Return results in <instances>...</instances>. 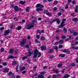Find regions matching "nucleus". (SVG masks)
Listing matches in <instances>:
<instances>
[{
  "label": "nucleus",
  "instance_id": "f257e3e1",
  "mask_svg": "<svg viewBox=\"0 0 78 78\" xmlns=\"http://www.w3.org/2000/svg\"><path fill=\"white\" fill-rule=\"evenodd\" d=\"M32 24H30L29 25H27V26L26 29L27 30H30L31 28H33L34 27L35 25L37 24V21H32Z\"/></svg>",
  "mask_w": 78,
  "mask_h": 78
},
{
  "label": "nucleus",
  "instance_id": "f03ea898",
  "mask_svg": "<svg viewBox=\"0 0 78 78\" xmlns=\"http://www.w3.org/2000/svg\"><path fill=\"white\" fill-rule=\"evenodd\" d=\"M34 53L33 57L34 58H37V55H39L38 56V58H40V57H41V53L39 52L37 49H35L34 51Z\"/></svg>",
  "mask_w": 78,
  "mask_h": 78
},
{
  "label": "nucleus",
  "instance_id": "7ed1b4c3",
  "mask_svg": "<svg viewBox=\"0 0 78 78\" xmlns=\"http://www.w3.org/2000/svg\"><path fill=\"white\" fill-rule=\"evenodd\" d=\"M64 21H66V19H62V22L61 23L60 25L59 26V28H62L66 25V24H64Z\"/></svg>",
  "mask_w": 78,
  "mask_h": 78
},
{
  "label": "nucleus",
  "instance_id": "20e7f679",
  "mask_svg": "<svg viewBox=\"0 0 78 78\" xmlns=\"http://www.w3.org/2000/svg\"><path fill=\"white\" fill-rule=\"evenodd\" d=\"M22 42H21L20 44L22 47L23 46H24V45H25V44L27 42V41H26V39H23Z\"/></svg>",
  "mask_w": 78,
  "mask_h": 78
},
{
  "label": "nucleus",
  "instance_id": "39448f33",
  "mask_svg": "<svg viewBox=\"0 0 78 78\" xmlns=\"http://www.w3.org/2000/svg\"><path fill=\"white\" fill-rule=\"evenodd\" d=\"M14 9L15 11H19L21 9V8H18V6L17 5L15 6Z\"/></svg>",
  "mask_w": 78,
  "mask_h": 78
},
{
  "label": "nucleus",
  "instance_id": "423d86ee",
  "mask_svg": "<svg viewBox=\"0 0 78 78\" xmlns=\"http://www.w3.org/2000/svg\"><path fill=\"white\" fill-rule=\"evenodd\" d=\"M62 51L64 53H66V54H70L71 52V51H69L67 50L66 49L63 50Z\"/></svg>",
  "mask_w": 78,
  "mask_h": 78
},
{
  "label": "nucleus",
  "instance_id": "0eeeda50",
  "mask_svg": "<svg viewBox=\"0 0 78 78\" xmlns=\"http://www.w3.org/2000/svg\"><path fill=\"white\" fill-rule=\"evenodd\" d=\"M57 22V23L59 24V18H56L55 19L53 20L52 21L51 23H53V22Z\"/></svg>",
  "mask_w": 78,
  "mask_h": 78
},
{
  "label": "nucleus",
  "instance_id": "6e6552de",
  "mask_svg": "<svg viewBox=\"0 0 78 78\" xmlns=\"http://www.w3.org/2000/svg\"><path fill=\"white\" fill-rule=\"evenodd\" d=\"M9 32H10V31L9 30H6L4 32V36H7V35H8V34H9Z\"/></svg>",
  "mask_w": 78,
  "mask_h": 78
},
{
  "label": "nucleus",
  "instance_id": "1a4fd4ad",
  "mask_svg": "<svg viewBox=\"0 0 78 78\" xmlns=\"http://www.w3.org/2000/svg\"><path fill=\"white\" fill-rule=\"evenodd\" d=\"M36 7L37 8H44V6L42 5V4H38L37 5H36Z\"/></svg>",
  "mask_w": 78,
  "mask_h": 78
},
{
  "label": "nucleus",
  "instance_id": "9d476101",
  "mask_svg": "<svg viewBox=\"0 0 78 78\" xmlns=\"http://www.w3.org/2000/svg\"><path fill=\"white\" fill-rule=\"evenodd\" d=\"M26 68L25 66H23L22 67V66H20V70H21V71H22V70H24Z\"/></svg>",
  "mask_w": 78,
  "mask_h": 78
},
{
  "label": "nucleus",
  "instance_id": "9b49d317",
  "mask_svg": "<svg viewBox=\"0 0 78 78\" xmlns=\"http://www.w3.org/2000/svg\"><path fill=\"white\" fill-rule=\"evenodd\" d=\"M12 58H17V57L10 55L8 57V59H12Z\"/></svg>",
  "mask_w": 78,
  "mask_h": 78
},
{
  "label": "nucleus",
  "instance_id": "f8f14e48",
  "mask_svg": "<svg viewBox=\"0 0 78 78\" xmlns=\"http://www.w3.org/2000/svg\"><path fill=\"white\" fill-rule=\"evenodd\" d=\"M63 32L64 34H66L67 33V29L65 27H63Z\"/></svg>",
  "mask_w": 78,
  "mask_h": 78
},
{
  "label": "nucleus",
  "instance_id": "ddd939ff",
  "mask_svg": "<svg viewBox=\"0 0 78 78\" xmlns=\"http://www.w3.org/2000/svg\"><path fill=\"white\" fill-rule=\"evenodd\" d=\"M46 50V47L45 46H42L41 48V51H44V50Z\"/></svg>",
  "mask_w": 78,
  "mask_h": 78
},
{
  "label": "nucleus",
  "instance_id": "4468645a",
  "mask_svg": "<svg viewBox=\"0 0 78 78\" xmlns=\"http://www.w3.org/2000/svg\"><path fill=\"white\" fill-rule=\"evenodd\" d=\"M70 49H73V50H78V47H75L74 46H73L70 48Z\"/></svg>",
  "mask_w": 78,
  "mask_h": 78
},
{
  "label": "nucleus",
  "instance_id": "2eb2a0df",
  "mask_svg": "<svg viewBox=\"0 0 78 78\" xmlns=\"http://www.w3.org/2000/svg\"><path fill=\"white\" fill-rule=\"evenodd\" d=\"M7 74L9 76L14 75V73H13L11 71L9 72L8 73H7Z\"/></svg>",
  "mask_w": 78,
  "mask_h": 78
},
{
  "label": "nucleus",
  "instance_id": "dca6fc26",
  "mask_svg": "<svg viewBox=\"0 0 78 78\" xmlns=\"http://www.w3.org/2000/svg\"><path fill=\"white\" fill-rule=\"evenodd\" d=\"M37 11L38 12L39 11H43V9L42 8H38L36 9Z\"/></svg>",
  "mask_w": 78,
  "mask_h": 78
},
{
  "label": "nucleus",
  "instance_id": "f3484780",
  "mask_svg": "<svg viewBox=\"0 0 78 78\" xmlns=\"http://www.w3.org/2000/svg\"><path fill=\"white\" fill-rule=\"evenodd\" d=\"M70 76L69 74H66L63 77L64 78H68L69 77H70Z\"/></svg>",
  "mask_w": 78,
  "mask_h": 78
},
{
  "label": "nucleus",
  "instance_id": "a211bd4d",
  "mask_svg": "<svg viewBox=\"0 0 78 78\" xmlns=\"http://www.w3.org/2000/svg\"><path fill=\"white\" fill-rule=\"evenodd\" d=\"M9 69L8 68H5L4 69V72H5V73H8V72H9Z\"/></svg>",
  "mask_w": 78,
  "mask_h": 78
},
{
  "label": "nucleus",
  "instance_id": "6ab92c4d",
  "mask_svg": "<svg viewBox=\"0 0 78 78\" xmlns=\"http://www.w3.org/2000/svg\"><path fill=\"white\" fill-rule=\"evenodd\" d=\"M54 71L56 74H57V73H58L59 72V70L57 69H55L54 70Z\"/></svg>",
  "mask_w": 78,
  "mask_h": 78
},
{
  "label": "nucleus",
  "instance_id": "aec40b11",
  "mask_svg": "<svg viewBox=\"0 0 78 78\" xmlns=\"http://www.w3.org/2000/svg\"><path fill=\"white\" fill-rule=\"evenodd\" d=\"M53 48L54 49H55V50H56L57 51L56 53H57V52H58V50H58V46H53Z\"/></svg>",
  "mask_w": 78,
  "mask_h": 78
},
{
  "label": "nucleus",
  "instance_id": "412c9836",
  "mask_svg": "<svg viewBox=\"0 0 78 78\" xmlns=\"http://www.w3.org/2000/svg\"><path fill=\"white\" fill-rule=\"evenodd\" d=\"M46 14L49 17H51V13L50 12H48L46 13Z\"/></svg>",
  "mask_w": 78,
  "mask_h": 78
},
{
  "label": "nucleus",
  "instance_id": "4be33fe9",
  "mask_svg": "<svg viewBox=\"0 0 78 78\" xmlns=\"http://www.w3.org/2000/svg\"><path fill=\"white\" fill-rule=\"evenodd\" d=\"M38 78H44V76L41 75H39L38 76Z\"/></svg>",
  "mask_w": 78,
  "mask_h": 78
},
{
  "label": "nucleus",
  "instance_id": "5701e85b",
  "mask_svg": "<svg viewBox=\"0 0 78 78\" xmlns=\"http://www.w3.org/2000/svg\"><path fill=\"white\" fill-rule=\"evenodd\" d=\"M78 34V33L76 32H74L73 33V35L74 36H77Z\"/></svg>",
  "mask_w": 78,
  "mask_h": 78
},
{
  "label": "nucleus",
  "instance_id": "b1692460",
  "mask_svg": "<svg viewBox=\"0 0 78 78\" xmlns=\"http://www.w3.org/2000/svg\"><path fill=\"white\" fill-rule=\"evenodd\" d=\"M63 42H64L63 40H61L59 41V44H62Z\"/></svg>",
  "mask_w": 78,
  "mask_h": 78
},
{
  "label": "nucleus",
  "instance_id": "393cba45",
  "mask_svg": "<svg viewBox=\"0 0 78 78\" xmlns=\"http://www.w3.org/2000/svg\"><path fill=\"white\" fill-rule=\"evenodd\" d=\"M53 51V49H51L49 50V51H48L49 53H52Z\"/></svg>",
  "mask_w": 78,
  "mask_h": 78
},
{
  "label": "nucleus",
  "instance_id": "a878e982",
  "mask_svg": "<svg viewBox=\"0 0 78 78\" xmlns=\"http://www.w3.org/2000/svg\"><path fill=\"white\" fill-rule=\"evenodd\" d=\"M26 11V12H29V11H30V7H27Z\"/></svg>",
  "mask_w": 78,
  "mask_h": 78
},
{
  "label": "nucleus",
  "instance_id": "bb28decb",
  "mask_svg": "<svg viewBox=\"0 0 78 78\" xmlns=\"http://www.w3.org/2000/svg\"><path fill=\"white\" fill-rule=\"evenodd\" d=\"M60 63L59 64V67L61 68L62 67V64L61 63V62H60Z\"/></svg>",
  "mask_w": 78,
  "mask_h": 78
},
{
  "label": "nucleus",
  "instance_id": "cd10ccee",
  "mask_svg": "<svg viewBox=\"0 0 78 78\" xmlns=\"http://www.w3.org/2000/svg\"><path fill=\"white\" fill-rule=\"evenodd\" d=\"M26 3V2L25 1H20V2H19V3L20 4H22L23 5V4H24V3Z\"/></svg>",
  "mask_w": 78,
  "mask_h": 78
},
{
  "label": "nucleus",
  "instance_id": "c85d7f7f",
  "mask_svg": "<svg viewBox=\"0 0 78 78\" xmlns=\"http://www.w3.org/2000/svg\"><path fill=\"white\" fill-rule=\"evenodd\" d=\"M12 65H16L17 64V62H16V61H12Z\"/></svg>",
  "mask_w": 78,
  "mask_h": 78
},
{
  "label": "nucleus",
  "instance_id": "c756f323",
  "mask_svg": "<svg viewBox=\"0 0 78 78\" xmlns=\"http://www.w3.org/2000/svg\"><path fill=\"white\" fill-rule=\"evenodd\" d=\"M59 57L61 56V57H62V58H64L65 57V55L64 54H61L59 55Z\"/></svg>",
  "mask_w": 78,
  "mask_h": 78
},
{
  "label": "nucleus",
  "instance_id": "7c9ffc66",
  "mask_svg": "<svg viewBox=\"0 0 78 78\" xmlns=\"http://www.w3.org/2000/svg\"><path fill=\"white\" fill-rule=\"evenodd\" d=\"M59 11L60 12H64L65 10L63 9H59Z\"/></svg>",
  "mask_w": 78,
  "mask_h": 78
},
{
  "label": "nucleus",
  "instance_id": "2f4dec72",
  "mask_svg": "<svg viewBox=\"0 0 78 78\" xmlns=\"http://www.w3.org/2000/svg\"><path fill=\"white\" fill-rule=\"evenodd\" d=\"M73 21L74 22H76V21H78V19L77 18H74Z\"/></svg>",
  "mask_w": 78,
  "mask_h": 78
},
{
  "label": "nucleus",
  "instance_id": "473e14b6",
  "mask_svg": "<svg viewBox=\"0 0 78 78\" xmlns=\"http://www.w3.org/2000/svg\"><path fill=\"white\" fill-rule=\"evenodd\" d=\"M32 54V53L31 52H29L28 53V55L29 56H31Z\"/></svg>",
  "mask_w": 78,
  "mask_h": 78
},
{
  "label": "nucleus",
  "instance_id": "72a5a7b5",
  "mask_svg": "<svg viewBox=\"0 0 78 78\" xmlns=\"http://www.w3.org/2000/svg\"><path fill=\"white\" fill-rule=\"evenodd\" d=\"M13 51H14L13 49L10 50L9 51V53H13Z\"/></svg>",
  "mask_w": 78,
  "mask_h": 78
},
{
  "label": "nucleus",
  "instance_id": "f704fd0d",
  "mask_svg": "<svg viewBox=\"0 0 78 78\" xmlns=\"http://www.w3.org/2000/svg\"><path fill=\"white\" fill-rule=\"evenodd\" d=\"M27 57H28V56L23 57L22 58V60H25V59H26L27 58Z\"/></svg>",
  "mask_w": 78,
  "mask_h": 78
},
{
  "label": "nucleus",
  "instance_id": "c9c22d12",
  "mask_svg": "<svg viewBox=\"0 0 78 78\" xmlns=\"http://www.w3.org/2000/svg\"><path fill=\"white\" fill-rule=\"evenodd\" d=\"M37 68V66H35L33 67V70L34 71H36V68Z\"/></svg>",
  "mask_w": 78,
  "mask_h": 78
},
{
  "label": "nucleus",
  "instance_id": "e433bc0d",
  "mask_svg": "<svg viewBox=\"0 0 78 78\" xmlns=\"http://www.w3.org/2000/svg\"><path fill=\"white\" fill-rule=\"evenodd\" d=\"M73 37H72V35H70L69 36V40H71L73 39Z\"/></svg>",
  "mask_w": 78,
  "mask_h": 78
},
{
  "label": "nucleus",
  "instance_id": "4c0bfd02",
  "mask_svg": "<svg viewBox=\"0 0 78 78\" xmlns=\"http://www.w3.org/2000/svg\"><path fill=\"white\" fill-rule=\"evenodd\" d=\"M45 72H41L40 73L41 75H45Z\"/></svg>",
  "mask_w": 78,
  "mask_h": 78
},
{
  "label": "nucleus",
  "instance_id": "58836bf2",
  "mask_svg": "<svg viewBox=\"0 0 78 78\" xmlns=\"http://www.w3.org/2000/svg\"><path fill=\"white\" fill-rule=\"evenodd\" d=\"M37 76V73H36L34 75L32 76V78H34V76Z\"/></svg>",
  "mask_w": 78,
  "mask_h": 78
},
{
  "label": "nucleus",
  "instance_id": "ea45409f",
  "mask_svg": "<svg viewBox=\"0 0 78 78\" xmlns=\"http://www.w3.org/2000/svg\"><path fill=\"white\" fill-rule=\"evenodd\" d=\"M61 38H62L63 39H66V36H63L61 37Z\"/></svg>",
  "mask_w": 78,
  "mask_h": 78
},
{
  "label": "nucleus",
  "instance_id": "a19ab883",
  "mask_svg": "<svg viewBox=\"0 0 78 78\" xmlns=\"http://www.w3.org/2000/svg\"><path fill=\"white\" fill-rule=\"evenodd\" d=\"M22 28V27L21 26H19L18 27L17 29L18 30H20V29H21Z\"/></svg>",
  "mask_w": 78,
  "mask_h": 78
},
{
  "label": "nucleus",
  "instance_id": "79ce46f5",
  "mask_svg": "<svg viewBox=\"0 0 78 78\" xmlns=\"http://www.w3.org/2000/svg\"><path fill=\"white\" fill-rule=\"evenodd\" d=\"M47 12H48V10H45L43 12V13H44V14H45V13H47Z\"/></svg>",
  "mask_w": 78,
  "mask_h": 78
},
{
  "label": "nucleus",
  "instance_id": "37998d69",
  "mask_svg": "<svg viewBox=\"0 0 78 78\" xmlns=\"http://www.w3.org/2000/svg\"><path fill=\"white\" fill-rule=\"evenodd\" d=\"M4 51V48H2L1 49V52L2 53Z\"/></svg>",
  "mask_w": 78,
  "mask_h": 78
},
{
  "label": "nucleus",
  "instance_id": "c03bdc74",
  "mask_svg": "<svg viewBox=\"0 0 78 78\" xmlns=\"http://www.w3.org/2000/svg\"><path fill=\"white\" fill-rule=\"evenodd\" d=\"M35 41L36 43H40V42H39V41H38V40L37 39H36L35 40Z\"/></svg>",
  "mask_w": 78,
  "mask_h": 78
},
{
  "label": "nucleus",
  "instance_id": "a18cd8bd",
  "mask_svg": "<svg viewBox=\"0 0 78 78\" xmlns=\"http://www.w3.org/2000/svg\"><path fill=\"white\" fill-rule=\"evenodd\" d=\"M41 41H45V37H41Z\"/></svg>",
  "mask_w": 78,
  "mask_h": 78
},
{
  "label": "nucleus",
  "instance_id": "49530a36",
  "mask_svg": "<svg viewBox=\"0 0 78 78\" xmlns=\"http://www.w3.org/2000/svg\"><path fill=\"white\" fill-rule=\"evenodd\" d=\"M59 48H62L63 47V46L62 45H59Z\"/></svg>",
  "mask_w": 78,
  "mask_h": 78
},
{
  "label": "nucleus",
  "instance_id": "de8ad7c7",
  "mask_svg": "<svg viewBox=\"0 0 78 78\" xmlns=\"http://www.w3.org/2000/svg\"><path fill=\"white\" fill-rule=\"evenodd\" d=\"M2 64H3V65H4V66H5L7 65V64L6 63V62H2Z\"/></svg>",
  "mask_w": 78,
  "mask_h": 78
},
{
  "label": "nucleus",
  "instance_id": "09e8293b",
  "mask_svg": "<svg viewBox=\"0 0 78 78\" xmlns=\"http://www.w3.org/2000/svg\"><path fill=\"white\" fill-rule=\"evenodd\" d=\"M71 66H76V65L73 63H72L71 64Z\"/></svg>",
  "mask_w": 78,
  "mask_h": 78
},
{
  "label": "nucleus",
  "instance_id": "8fccbe9b",
  "mask_svg": "<svg viewBox=\"0 0 78 78\" xmlns=\"http://www.w3.org/2000/svg\"><path fill=\"white\" fill-rule=\"evenodd\" d=\"M71 29H72L70 28L69 29V30L70 33H73V30H71Z\"/></svg>",
  "mask_w": 78,
  "mask_h": 78
},
{
  "label": "nucleus",
  "instance_id": "3c124183",
  "mask_svg": "<svg viewBox=\"0 0 78 78\" xmlns=\"http://www.w3.org/2000/svg\"><path fill=\"white\" fill-rule=\"evenodd\" d=\"M76 1L73 0L72 2V3L73 4H75L76 3Z\"/></svg>",
  "mask_w": 78,
  "mask_h": 78
},
{
  "label": "nucleus",
  "instance_id": "603ef678",
  "mask_svg": "<svg viewBox=\"0 0 78 78\" xmlns=\"http://www.w3.org/2000/svg\"><path fill=\"white\" fill-rule=\"evenodd\" d=\"M68 8H69V7H68V4H67L66 5V6L65 7V9H68Z\"/></svg>",
  "mask_w": 78,
  "mask_h": 78
},
{
  "label": "nucleus",
  "instance_id": "864d4df0",
  "mask_svg": "<svg viewBox=\"0 0 78 78\" xmlns=\"http://www.w3.org/2000/svg\"><path fill=\"white\" fill-rule=\"evenodd\" d=\"M58 75V74L57 75L54 74L53 75V76L54 77V78H56L57 77Z\"/></svg>",
  "mask_w": 78,
  "mask_h": 78
},
{
  "label": "nucleus",
  "instance_id": "5fc2aeb1",
  "mask_svg": "<svg viewBox=\"0 0 78 78\" xmlns=\"http://www.w3.org/2000/svg\"><path fill=\"white\" fill-rule=\"evenodd\" d=\"M13 27V24H11L9 26V27L10 28H12V27Z\"/></svg>",
  "mask_w": 78,
  "mask_h": 78
},
{
  "label": "nucleus",
  "instance_id": "6e6d98bb",
  "mask_svg": "<svg viewBox=\"0 0 78 78\" xmlns=\"http://www.w3.org/2000/svg\"><path fill=\"white\" fill-rule=\"evenodd\" d=\"M65 70H66L65 69H63L62 71V73H64L65 72Z\"/></svg>",
  "mask_w": 78,
  "mask_h": 78
},
{
  "label": "nucleus",
  "instance_id": "4d7b16f0",
  "mask_svg": "<svg viewBox=\"0 0 78 78\" xmlns=\"http://www.w3.org/2000/svg\"><path fill=\"white\" fill-rule=\"evenodd\" d=\"M59 44V41L57 42L56 43H55V45H58V44Z\"/></svg>",
  "mask_w": 78,
  "mask_h": 78
},
{
  "label": "nucleus",
  "instance_id": "13d9d810",
  "mask_svg": "<svg viewBox=\"0 0 78 78\" xmlns=\"http://www.w3.org/2000/svg\"><path fill=\"white\" fill-rule=\"evenodd\" d=\"M54 4L55 5H56L57 4H58V1H55L54 2Z\"/></svg>",
  "mask_w": 78,
  "mask_h": 78
},
{
  "label": "nucleus",
  "instance_id": "bf43d9fd",
  "mask_svg": "<svg viewBox=\"0 0 78 78\" xmlns=\"http://www.w3.org/2000/svg\"><path fill=\"white\" fill-rule=\"evenodd\" d=\"M40 36H39V35H38L37 36L36 38L37 39H39V38H40Z\"/></svg>",
  "mask_w": 78,
  "mask_h": 78
},
{
  "label": "nucleus",
  "instance_id": "052dcab7",
  "mask_svg": "<svg viewBox=\"0 0 78 78\" xmlns=\"http://www.w3.org/2000/svg\"><path fill=\"white\" fill-rule=\"evenodd\" d=\"M44 33V31L43 30H40V33Z\"/></svg>",
  "mask_w": 78,
  "mask_h": 78
},
{
  "label": "nucleus",
  "instance_id": "680f3d73",
  "mask_svg": "<svg viewBox=\"0 0 78 78\" xmlns=\"http://www.w3.org/2000/svg\"><path fill=\"white\" fill-rule=\"evenodd\" d=\"M0 30H1V31H3V30H4V27H1L0 29Z\"/></svg>",
  "mask_w": 78,
  "mask_h": 78
},
{
  "label": "nucleus",
  "instance_id": "e2e57ef3",
  "mask_svg": "<svg viewBox=\"0 0 78 78\" xmlns=\"http://www.w3.org/2000/svg\"><path fill=\"white\" fill-rule=\"evenodd\" d=\"M31 19H33V20H35V17L34 16H32L31 18Z\"/></svg>",
  "mask_w": 78,
  "mask_h": 78
},
{
  "label": "nucleus",
  "instance_id": "0e129e2a",
  "mask_svg": "<svg viewBox=\"0 0 78 78\" xmlns=\"http://www.w3.org/2000/svg\"><path fill=\"white\" fill-rule=\"evenodd\" d=\"M53 9L54 11H56L57 10V8L56 7H54Z\"/></svg>",
  "mask_w": 78,
  "mask_h": 78
},
{
  "label": "nucleus",
  "instance_id": "69168bd1",
  "mask_svg": "<svg viewBox=\"0 0 78 78\" xmlns=\"http://www.w3.org/2000/svg\"><path fill=\"white\" fill-rule=\"evenodd\" d=\"M75 11L76 12H77L78 11V9L77 8H76L75 9Z\"/></svg>",
  "mask_w": 78,
  "mask_h": 78
},
{
  "label": "nucleus",
  "instance_id": "338daca9",
  "mask_svg": "<svg viewBox=\"0 0 78 78\" xmlns=\"http://www.w3.org/2000/svg\"><path fill=\"white\" fill-rule=\"evenodd\" d=\"M25 47H26V48H29V45L28 44L26 45L25 46Z\"/></svg>",
  "mask_w": 78,
  "mask_h": 78
},
{
  "label": "nucleus",
  "instance_id": "774afa93",
  "mask_svg": "<svg viewBox=\"0 0 78 78\" xmlns=\"http://www.w3.org/2000/svg\"><path fill=\"white\" fill-rule=\"evenodd\" d=\"M26 73V71H24L22 72V73L23 74H25V73Z\"/></svg>",
  "mask_w": 78,
  "mask_h": 78
}]
</instances>
